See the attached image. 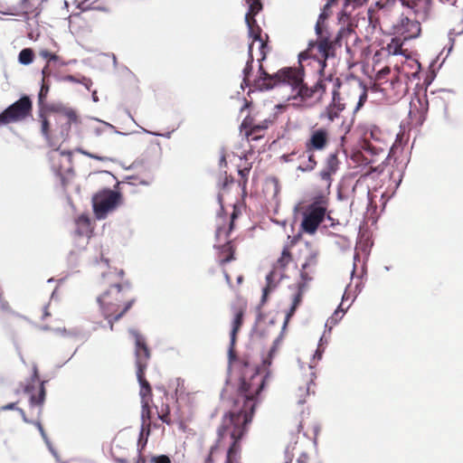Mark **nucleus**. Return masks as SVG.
<instances>
[{
	"label": "nucleus",
	"mask_w": 463,
	"mask_h": 463,
	"mask_svg": "<svg viewBox=\"0 0 463 463\" xmlns=\"http://www.w3.org/2000/svg\"><path fill=\"white\" fill-rule=\"evenodd\" d=\"M268 374L258 367L245 363L241 368V376L233 410L223 419L217 429V439L210 447L204 463H214V456L219 453L222 441L229 439L224 463L241 462V439L247 432V425L251 421L258 396L264 388Z\"/></svg>",
	"instance_id": "obj_1"
},
{
	"label": "nucleus",
	"mask_w": 463,
	"mask_h": 463,
	"mask_svg": "<svg viewBox=\"0 0 463 463\" xmlns=\"http://www.w3.org/2000/svg\"><path fill=\"white\" fill-rule=\"evenodd\" d=\"M123 269H111L103 273L101 284L109 287L99 298L101 312L113 330L114 323L119 320L135 304L136 298L128 297L130 283L124 280Z\"/></svg>",
	"instance_id": "obj_2"
},
{
	"label": "nucleus",
	"mask_w": 463,
	"mask_h": 463,
	"mask_svg": "<svg viewBox=\"0 0 463 463\" xmlns=\"http://www.w3.org/2000/svg\"><path fill=\"white\" fill-rule=\"evenodd\" d=\"M38 122L42 135L52 145L55 139H66L71 126L80 124V120L72 108L51 104L50 107L38 109Z\"/></svg>",
	"instance_id": "obj_3"
},
{
	"label": "nucleus",
	"mask_w": 463,
	"mask_h": 463,
	"mask_svg": "<svg viewBox=\"0 0 463 463\" xmlns=\"http://www.w3.org/2000/svg\"><path fill=\"white\" fill-rule=\"evenodd\" d=\"M351 34V30L342 28L333 40L322 38L317 43L310 42L307 49L299 53L300 61H308L307 65L313 66L317 71L323 74L326 67V60L335 56V52L342 47L344 39Z\"/></svg>",
	"instance_id": "obj_4"
},
{
	"label": "nucleus",
	"mask_w": 463,
	"mask_h": 463,
	"mask_svg": "<svg viewBox=\"0 0 463 463\" xmlns=\"http://www.w3.org/2000/svg\"><path fill=\"white\" fill-rule=\"evenodd\" d=\"M24 392L30 395L29 402L32 411V417L29 418L25 411L16 407V402H11L2 407L3 411L17 410L24 421L33 424L39 430L42 437L46 439L47 436L45 430L41 423L40 418L43 413V406L45 401V388L43 382L40 383V376L38 373V368L36 365L33 367V374L31 377V383H27L24 387Z\"/></svg>",
	"instance_id": "obj_5"
},
{
	"label": "nucleus",
	"mask_w": 463,
	"mask_h": 463,
	"mask_svg": "<svg viewBox=\"0 0 463 463\" xmlns=\"http://www.w3.org/2000/svg\"><path fill=\"white\" fill-rule=\"evenodd\" d=\"M304 61H300L298 67H284L273 74L268 73L263 65L259 67V76L254 80L253 86L259 90H269L275 87L285 85L289 86L293 93L296 92L301 83H303Z\"/></svg>",
	"instance_id": "obj_6"
},
{
	"label": "nucleus",
	"mask_w": 463,
	"mask_h": 463,
	"mask_svg": "<svg viewBox=\"0 0 463 463\" xmlns=\"http://www.w3.org/2000/svg\"><path fill=\"white\" fill-rule=\"evenodd\" d=\"M408 64H404L401 69H397L391 78H387L391 74V69L384 67L376 74V80L382 86V91L384 92L386 98L391 102H396L403 98L408 90V81L410 80L409 71H406Z\"/></svg>",
	"instance_id": "obj_7"
},
{
	"label": "nucleus",
	"mask_w": 463,
	"mask_h": 463,
	"mask_svg": "<svg viewBox=\"0 0 463 463\" xmlns=\"http://www.w3.org/2000/svg\"><path fill=\"white\" fill-rule=\"evenodd\" d=\"M328 198L319 194L314 197L312 203L303 207V219L301 229L308 234H314L321 222L324 221L327 212Z\"/></svg>",
	"instance_id": "obj_8"
},
{
	"label": "nucleus",
	"mask_w": 463,
	"mask_h": 463,
	"mask_svg": "<svg viewBox=\"0 0 463 463\" xmlns=\"http://www.w3.org/2000/svg\"><path fill=\"white\" fill-rule=\"evenodd\" d=\"M135 338V356L137 366V377L140 384V389L151 388L148 381L145 377V372L147 368L151 354L147 347L145 337L137 331L132 332Z\"/></svg>",
	"instance_id": "obj_9"
},
{
	"label": "nucleus",
	"mask_w": 463,
	"mask_h": 463,
	"mask_svg": "<svg viewBox=\"0 0 463 463\" xmlns=\"http://www.w3.org/2000/svg\"><path fill=\"white\" fill-rule=\"evenodd\" d=\"M236 218V213L233 212L231 216V222L229 227L226 228L224 226L219 225L215 237L217 241L222 242L224 241L223 244L220 246H215L218 250L217 260L220 266H223L229 261L235 260V246L232 244V241H227L233 228V221Z\"/></svg>",
	"instance_id": "obj_10"
},
{
	"label": "nucleus",
	"mask_w": 463,
	"mask_h": 463,
	"mask_svg": "<svg viewBox=\"0 0 463 463\" xmlns=\"http://www.w3.org/2000/svg\"><path fill=\"white\" fill-rule=\"evenodd\" d=\"M317 73L319 75V79L317 83L312 87H307V85L303 81L294 93V97H298L304 101L309 99H321L326 90L330 87L335 75L332 73L326 75L325 71H323V75L319 71H317Z\"/></svg>",
	"instance_id": "obj_11"
},
{
	"label": "nucleus",
	"mask_w": 463,
	"mask_h": 463,
	"mask_svg": "<svg viewBox=\"0 0 463 463\" xmlns=\"http://www.w3.org/2000/svg\"><path fill=\"white\" fill-rule=\"evenodd\" d=\"M51 161L52 168L60 177L61 186L66 188L74 175L71 152L56 153L52 156Z\"/></svg>",
	"instance_id": "obj_12"
},
{
	"label": "nucleus",
	"mask_w": 463,
	"mask_h": 463,
	"mask_svg": "<svg viewBox=\"0 0 463 463\" xmlns=\"http://www.w3.org/2000/svg\"><path fill=\"white\" fill-rule=\"evenodd\" d=\"M33 102L29 96H23L2 112L8 123L21 122L32 115Z\"/></svg>",
	"instance_id": "obj_13"
},
{
	"label": "nucleus",
	"mask_w": 463,
	"mask_h": 463,
	"mask_svg": "<svg viewBox=\"0 0 463 463\" xmlns=\"http://www.w3.org/2000/svg\"><path fill=\"white\" fill-rule=\"evenodd\" d=\"M304 254V262L300 269V281L308 283L317 273L319 262V251L312 247L310 243H306L301 250Z\"/></svg>",
	"instance_id": "obj_14"
},
{
	"label": "nucleus",
	"mask_w": 463,
	"mask_h": 463,
	"mask_svg": "<svg viewBox=\"0 0 463 463\" xmlns=\"http://www.w3.org/2000/svg\"><path fill=\"white\" fill-rule=\"evenodd\" d=\"M119 200V194L113 191L97 194L93 197V210L98 219H103L113 210Z\"/></svg>",
	"instance_id": "obj_15"
},
{
	"label": "nucleus",
	"mask_w": 463,
	"mask_h": 463,
	"mask_svg": "<svg viewBox=\"0 0 463 463\" xmlns=\"http://www.w3.org/2000/svg\"><path fill=\"white\" fill-rule=\"evenodd\" d=\"M330 140L329 129L325 127H312L308 138L305 142V148L312 152L323 151L326 148Z\"/></svg>",
	"instance_id": "obj_16"
},
{
	"label": "nucleus",
	"mask_w": 463,
	"mask_h": 463,
	"mask_svg": "<svg viewBox=\"0 0 463 463\" xmlns=\"http://www.w3.org/2000/svg\"><path fill=\"white\" fill-rule=\"evenodd\" d=\"M339 165L338 153L336 151L330 153L325 159L323 168L318 173L321 186L328 193L332 185L333 175L337 172Z\"/></svg>",
	"instance_id": "obj_17"
},
{
	"label": "nucleus",
	"mask_w": 463,
	"mask_h": 463,
	"mask_svg": "<svg viewBox=\"0 0 463 463\" xmlns=\"http://www.w3.org/2000/svg\"><path fill=\"white\" fill-rule=\"evenodd\" d=\"M429 110V101L426 95H415L410 102L409 117L412 123L421 126L426 119Z\"/></svg>",
	"instance_id": "obj_18"
},
{
	"label": "nucleus",
	"mask_w": 463,
	"mask_h": 463,
	"mask_svg": "<svg viewBox=\"0 0 463 463\" xmlns=\"http://www.w3.org/2000/svg\"><path fill=\"white\" fill-rule=\"evenodd\" d=\"M387 146L383 138L382 131L373 127L370 129L369 133H365V139L363 148L372 153L373 155H378L381 152H384Z\"/></svg>",
	"instance_id": "obj_19"
},
{
	"label": "nucleus",
	"mask_w": 463,
	"mask_h": 463,
	"mask_svg": "<svg viewBox=\"0 0 463 463\" xmlns=\"http://www.w3.org/2000/svg\"><path fill=\"white\" fill-rule=\"evenodd\" d=\"M233 314L231 331V342L233 345L236 341V335L243 324V317L247 310V301L242 298H238L236 302L231 307Z\"/></svg>",
	"instance_id": "obj_20"
},
{
	"label": "nucleus",
	"mask_w": 463,
	"mask_h": 463,
	"mask_svg": "<svg viewBox=\"0 0 463 463\" xmlns=\"http://www.w3.org/2000/svg\"><path fill=\"white\" fill-rule=\"evenodd\" d=\"M245 22L248 26L249 35L253 39V42L258 41L260 43V61H263L266 58L267 52L269 49L268 46L269 35L265 34V39L262 37V30L258 24L255 17H245Z\"/></svg>",
	"instance_id": "obj_21"
},
{
	"label": "nucleus",
	"mask_w": 463,
	"mask_h": 463,
	"mask_svg": "<svg viewBox=\"0 0 463 463\" xmlns=\"http://www.w3.org/2000/svg\"><path fill=\"white\" fill-rule=\"evenodd\" d=\"M397 32L403 35L404 40L417 37L420 33V24L416 20L402 16L396 25Z\"/></svg>",
	"instance_id": "obj_22"
},
{
	"label": "nucleus",
	"mask_w": 463,
	"mask_h": 463,
	"mask_svg": "<svg viewBox=\"0 0 463 463\" xmlns=\"http://www.w3.org/2000/svg\"><path fill=\"white\" fill-rule=\"evenodd\" d=\"M297 170L302 173L312 172L317 165L315 153L306 149L301 153L297 152Z\"/></svg>",
	"instance_id": "obj_23"
},
{
	"label": "nucleus",
	"mask_w": 463,
	"mask_h": 463,
	"mask_svg": "<svg viewBox=\"0 0 463 463\" xmlns=\"http://www.w3.org/2000/svg\"><path fill=\"white\" fill-rule=\"evenodd\" d=\"M51 72L48 71L47 68L42 70V85L38 94V107L39 109L45 107H50L51 104H47V97L51 88Z\"/></svg>",
	"instance_id": "obj_24"
},
{
	"label": "nucleus",
	"mask_w": 463,
	"mask_h": 463,
	"mask_svg": "<svg viewBox=\"0 0 463 463\" xmlns=\"http://www.w3.org/2000/svg\"><path fill=\"white\" fill-rule=\"evenodd\" d=\"M271 123L272 121L269 119H264L260 123H256V125L252 127L251 129L245 132V137L247 141L251 142L263 138L266 130L269 128Z\"/></svg>",
	"instance_id": "obj_25"
},
{
	"label": "nucleus",
	"mask_w": 463,
	"mask_h": 463,
	"mask_svg": "<svg viewBox=\"0 0 463 463\" xmlns=\"http://www.w3.org/2000/svg\"><path fill=\"white\" fill-rule=\"evenodd\" d=\"M297 238L294 237L287 245L284 246L280 257L278 259L276 265L272 271L277 272V269H282L283 271L293 260L291 254V247L295 244Z\"/></svg>",
	"instance_id": "obj_26"
},
{
	"label": "nucleus",
	"mask_w": 463,
	"mask_h": 463,
	"mask_svg": "<svg viewBox=\"0 0 463 463\" xmlns=\"http://www.w3.org/2000/svg\"><path fill=\"white\" fill-rule=\"evenodd\" d=\"M406 5L420 19H425L430 9V0H406Z\"/></svg>",
	"instance_id": "obj_27"
},
{
	"label": "nucleus",
	"mask_w": 463,
	"mask_h": 463,
	"mask_svg": "<svg viewBox=\"0 0 463 463\" xmlns=\"http://www.w3.org/2000/svg\"><path fill=\"white\" fill-rule=\"evenodd\" d=\"M47 0H22L20 4L21 11L24 14L37 16L43 8V4Z\"/></svg>",
	"instance_id": "obj_28"
},
{
	"label": "nucleus",
	"mask_w": 463,
	"mask_h": 463,
	"mask_svg": "<svg viewBox=\"0 0 463 463\" xmlns=\"http://www.w3.org/2000/svg\"><path fill=\"white\" fill-rule=\"evenodd\" d=\"M402 52V42L400 38L394 37L392 38L391 42L381 49L380 52H377L374 55V58L378 55H397Z\"/></svg>",
	"instance_id": "obj_29"
},
{
	"label": "nucleus",
	"mask_w": 463,
	"mask_h": 463,
	"mask_svg": "<svg viewBox=\"0 0 463 463\" xmlns=\"http://www.w3.org/2000/svg\"><path fill=\"white\" fill-rule=\"evenodd\" d=\"M341 87V80L338 77H334L333 81L330 85L332 91V104L336 108L337 110L343 111L345 109V105L341 102L339 89Z\"/></svg>",
	"instance_id": "obj_30"
},
{
	"label": "nucleus",
	"mask_w": 463,
	"mask_h": 463,
	"mask_svg": "<svg viewBox=\"0 0 463 463\" xmlns=\"http://www.w3.org/2000/svg\"><path fill=\"white\" fill-rule=\"evenodd\" d=\"M307 283H305L303 281L298 282V284H297V292L293 296L292 305H291V307H290L289 311L287 314L286 323L290 318V317L293 316V314L295 313L297 307L301 303L302 298H303V294H304L305 288L307 287Z\"/></svg>",
	"instance_id": "obj_31"
},
{
	"label": "nucleus",
	"mask_w": 463,
	"mask_h": 463,
	"mask_svg": "<svg viewBox=\"0 0 463 463\" xmlns=\"http://www.w3.org/2000/svg\"><path fill=\"white\" fill-rule=\"evenodd\" d=\"M38 54L40 57L46 61V64L43 68H47L48 71L51 72V74L52 73V65H64V62L61 61L60 56L46 49L40 50Z\"/></svg>",
	"instance_id": "obj_32"
},
{
	"label": "nucleus",
	"mask_w": 463,
	"mask_h": 463,
	"mask_svg": "<svg viewBox=\"0 0 463 463\" xmlns=\"http://www.w3.org/2000/svg\"><path fill=\"white\" fill-rule=\"evenodd\" d=\"M75 225L76 232L80 236H89L92 232L90 219L85 214H81L76 219Z\"/></svg>",
	"instance_id": "obj_33"
},
{
	"label": "nucleus",
	"mask_w": 463,
	"mask_h": 463,
	"mask_svg": "<svg viewBox=\"0 0 463 463\" xmlns=\"http://www.w3.org/2000/svg\"><path fill=\"white\" fill-rule=\"evenodd\" d=\"M158 418L167 425H170L172 423L171 415H170V407L167 402H162V404L154 405Z\"/></svg>",
	"instance_id": "obj_34"
},
{
	"label": "nucleus",
	"mask_w": 463,
	"mask_h": 463,
	"mask_svg": "<svg viewBox=\"0 0 463 463\" xmlns=\"http://www.w3.org/2000/svg\"><path fill=\"white\" fill-rule=\"evenodd\" d=\"M151 403L152 402H143V403H141V407H142L141 418H142V421H143V428L146 427L147 433L149 432L150 426H151V418H152Z\"/></svg>",
	"instance_id": "obj_35"
},
{
	"label": "nucleus",
	"mask_w": 463,
	"mask_h": 463,
	"mask_svg": "<svg viewBox=\"0 0 463 463\" xmlns=\"http://www.w3.org/2000/svg\"><path fill=\"white\" fill-rule=\"evenodd\" d=\"M312 369L313 368L310 367V370H312ZM315 378H316V374L313 371H311L310 377L305 383V386L299 387L298 394V403L303 404L305 402L306 397L309 395V385H310V383H313Z\"/></svg>",
	"instance_id": "obj_36"
},
{
	"label": "nucleus",
	"mask_w": 463,
	"mask_h": 463,
	"mask_svg": "<svg viewBox=\"0 0 463 463\" xmlns=\"http://www.w3.org/2000/svg\"><path fill=\"white\" fill-rule=\"evenodd\" d=\"M274 278H275V271H270L266 277L267 285L262 290V298H261V301H260L261 305H264L266 303L269 294L276 287V285L273 283Z\"/></svg>",
	"instance_id": "obj_37"
},
{
	"label": "nucleus",
	"mask_w": 463,
	"mask_h": 463,
	"mask_svg": "<svg viewBox=\"0 0 463 463\" xmlns=\"http://www.w3.org/2000/svg\"><path fill=\"white\" fill-rule=\"evenodd\" d=\"M246 3L249 5V11L245 17H255L263 8L260 0H246Z\"/></svg>",
	"instance_id": "obj_38"
},
{
	"label": "nucleus",
	"mask_w": 463,
	"mask_h": 463,
	"mask_svg": "<svg viewBox=\"0 0 463 463\" xmlns=\"http://www.w3.org/2000/svg\"><path fill=\"white\" fill-rule=\"evenodd\" d=\"M251 50H252V43L250 44L249 46V60L247 61V63H246V66L245 68L243 69V83H245L246 85H249L250 84V75L252 71V62H253V56H252V53H251Z\"/></svg>",
	"instance_id": "obj_39"
},
{
	"label": "nucleus",
	"mask_w": 463,
	"mask_h": 463,
	"mask_svg": "<svg viewBox=\"0 0 463 463\" xmlns=\"http://www.w3.org/2000/svg\"><path fill=\"white\" fill-rule=\"evenodd\" d=\"M34 57V53L32 49L24 48L23 49L18 56V60L22 64L27 65L33 62Z\"/></svg>",
	"instance_id": "obj_40"
},
{
	"label": "nucleus",
	"mask_w": 463,
	"mask_h": 463,
	"mask_svg": "<svg viewBox=\"0 0 463 463\" xmlns=\"http://www.w3.org/2000/svg\"><path fill=\"white\" fill-rule=\"evenodd\" d=\"M367 14L369 25L373 28V30H375L380 25L379 15L377 14V12L373 9H369Z\"/></svg>",
	"instance_id": "obj_41"
},
{
	"label": "nucleus",
	"mask_w": 463,
	"mask_h": 463,
	"mask_svg": "<svg viewBox=\"0 0 463 463\" xmlns=\"http://www.w3.org/2000/svg\"><path fill=\"white\" fill-rule=\"evenodd\" d=\"M340 110H337L335 107L331 103L326 109L325 115L328 118L329 121H334L340 115Z\"/></svg>",
	"instance_id": "obj_42"
},
{
	"label": "nucleus",
	"mask_w": 463,
	"mask_h": 463,
	"mask_svg": "<svg viewBox=\"0 0 463 463\" xmlns=\"http://www.w3.org/2000/svg\"><path fill=\"white\" fill-rule=\"evenodd\" d=\"M256 123L254 122V119L250 117H246L243 121L241 124V133H243L245 136V132L247 130L251 129L252 127H254Z\"/></svg>",
	"instance_id": "obj_43"
},
{
	"label": "nucleus",
	"mask_w": 463,
	"mask_h": 463,
	"mask_svg": "<svg viewBox=\"0 0 463 463\" xmlns=\"http://www.w3.org/2000/svg\"><path fill=\"white\" fill-rule=\"evenodd\" d=\"M139 395L141 403H143V402H152V388L146 387L144 389H140Z\"/></svg>",
	"instance_id": "obj_44"
},
{
	"label": "nucleus",
	"mask_w": 463,
	"mask_h": 463,
	"mask_svg": "<svg viewBox=\"0 0 463 463\" xmlns=\"http://www.w3.org/2000/svg\"><path fill=\"white\" fill-rule=\"evenodd\" d=\"M182 389H183V385L180 387V384L178 383V387L176 388V391H175L177 401H184V400L190 401L191 399L194 398L193 394L184 393V392Z\"/></svg>",
	"instance_id": "obj_45"
},
{
	"label": "nucleus",
	"mask_w": 463,
	"mask_h": 463,
	"mask_svg": "<svg viewBox=\"0 0 463 463\" xmlns=\"http://www.w3.org/2000/svg\"><path fill=\"white\" fill-rule=\"evenodd\" d=\"M369 0H345V8L352 7V9H355L356 7L362 6L366 4Z\"/></svg>",
	"instance_id": "obj_46"
},
{
	"label": "nucleus",
	"mask_w": 463,
	"mask_h": 463,
	"mask_svg": "<svg viewBox=\"0 0 463 463\" xmlns=\"http://www.w3.org/2000/svg\"><path fill=\"white\" fill-rule=\"evenodd\" d=\"M233 183V178L231 175H227L226 172L224 175L222 177V180L219 181L218 185L221 189H225L229 184Z\"/></svg>",
	"instance_id": "obj_47"
},
{
	"label": "nucleus",
	"mask_w": 463,
	"mask_h": 463,
	"mask_svg": "<svg viewBox=\"0 0 463 463\" xmlns=\"http://www.w3.org/2000/svg\"><path fill=\"white\" fill-rule=\"evenodd\" d=\"M308 427H309V422H307L306 420H302V421H300V423L298 425V431L299 432L302 431L305 436L309 437L310 430H309Z\"/></svg>",
	"instance_id": "obj_48"
},
{
	"label": "nucleus",
	"mask_w": 463,
	"mask_h": 463,
	"mask_svg": "<svg viewBox=\"0 0 463 463\" xmlns=\"http://www.w3.org/2000/svg\"><path fill=\"white\" fill-rule=\"evenodd\" d=\"M153 463H171V459L166 455H160L157 457L152 458Z\"/></svg>",
	"instance_id": "obj_49"
},
{
	"label": "nucleus",
	"mask_w": 463,
	"mask_h": 463,
	"mask_svg": "<svg viewBox=\"0 0 463 463\" xmlns=\"http://www.w3.org/2000/svg\"><path fill=\"white\" fill-rule=\"evenodd\" d=\"M297 463H318L310 459L307 454L302 453L297 459Z\"/></svg>",
	"instance_id": "obj_50"
},
{
	"label": "nucleus",
	"mask_w": 463,
	"mask_h": 463,
	"mask_svg": "<svg viewBox=\"0 0 463 463\" xmlns=\"http://www.w3.org/2000/svg\"><path fill=\"white\" fill-rule=\"evenodd\" d=\"M249 173H250V168H247V167L239 170V175L241 176V179L243 182V186H245V184L247 183V176H248Z\"/></svg>",
	"instance_id": "obj_51"
},
{
	"label": "nucleus",
	"mask_w": 463,
	"mask_h": 463,
	"mask_svg": "<svg viewBox=\"0 0 463 463\" xmlns=\"http://www.w3.org/2000/svg\"><path fill=\"white\" fill-rule=\"evenodd\" d=\"M284 162H294L297 159V152H292L290 154L283 155L282 157Z\"/></svg>",
	"instance_id": "obj_52"
},
{
	"label": "nucleus",
	"mask_w": 463,
	"mask_h": 463,
	"mask_svg": "<svg viewBox=\"0 0 463 463\" xmlns=\"http://www.w3.org/2000/svg\"><path fill=\"white\" fill-rule=\"evenodd\" d=\"M328 16H329V14L326 13L325 10H322L321 14H319V17H318L317 21H319V23H322Z\"/></svg>",
	"instance_id": "obj_53"
},
{
	"label": "nucleus",
	"mask_w": 463,
	"mask_h": 463,
	"mask_svg": "<svg viewBox=\"0 0 463 463\" xmlns=\"http://www.w3.org/2000/svg\"><path fill=\"white\" fill-rule=\"evenodd\" d=\"M328 16H329V14L326 13L325 10H322L321 14H319V17H318L317 21H319V23H322Z\"/></svg>",
	"instance_id": "obj_54"
},
{
	"label": "nucleus",
	"mask_w": 463,
	"mask_h": 463,
	"mask_svg": "<svg viewBox=\"0 0 463 463\" xmlns=\"http://www.w3.org/2000/svg\"><path fill=\"white\" fill-rule=\"evenodd\" d=\"M223 275H224V278H225V280L226 282L228 283L229 286L232 287V278H231V275L225 270L223 269Z\"/></svg>",
	"instance_id": "obj_55"
},
{
	"label": "nucleus",
	"mask_w": 463,
	"mask_h": 463,
	"mask_svg": "<svg viewBox=\"0 0 463 463\" xmlns=\"http://www.w3.org/2000/svg\"><path fill=\"white\" fill-rule=\"evenodd\" d=\"M414 65L416 66V71L411 72V77L417 78L420 72V65L417 62H414Z\"/></svg>",
	"instance_id": "obj_56"
},
{
	"label": "nucleus",
	"mask_w": 463,
	"mask_h": 463,
	"mask_svg": "<svg viewBox=\"0 0 463 463\" xmlns=\"http://www.w3.org/2000/svg\"><path fill=\"white\" fill-rule=\"evenodd\" d=\"M115 459L118 462V463H129V460L127 457H122V458H118L115 456Z\"/></svg>",
	"instance_id": "obj_57"
},
{
	"label": "nucleus",
	"mask_w": 463,
	"mask_h": 463,
	"mask_svg": "<svg viewBox=\"0 0 463 463\" xmlns=\"http://www.w3.org/2000/svg\"><path fill=\"white\" fill-rule=\"evenodd\" d=\"M50 316V313L48 311V306H44L43 308V319H44L45 317H49Z\"/></svg>",
	"instance_id": "obj_58"
},
{
	"label": "nucleus",
	"mask_w": 463,
	"mask_h": 463,
	"mask_svg": "<svg viewBox=\"0 0 463 463\" xmlns=\"http://www.w3.org/2000/svg\"><path fill=\"white\" fill-rule=\"evenodd\" d=\"M316 33L317 35L322 33L321 23H319V21H317L316 24Z\"/></svg>",
	"instance_id": "obj_59"
},
{
	"label": "nucleus",
	"mask_w": 463,
	"mask_h": 463,
	"mask_svg": "<svg viewBox=\"0 0 463 463\" xmlns=\"http://www.w3.org/2000/svg\"><path fill=\"white\" fill-rule=\"evenodd\" d=\"M237 279V285H238V286H240V285H241V284H242V282H243V280H244V277H243V275H242V274H239V275L237 276V279Z\"/></svg>",
	"instance_id": "obj_60"
},
{
	"label": "nucleus",
	"mask_w": 463,
	"mask_h": 463,
	"mask_svg": "<svg viewBox=\"0 0 463 463\" xmlns=\"http://www.w3.org/2000/svg\"><path fill=\"white\" fill-rule=\"evenodd\" d=\"M9 124L5 118H2V113L0 114V126L7 125Z\"/></svg>",
	"instance_id": "obj_61"
},
{
	"label": "nucleus",
	"mask_w": 463,
	"mask_h": 463,
	"mask_svg": "<svg viewBox=\"0 0 463 463\" xmlns=\"http://www.w3.org/2000/svg\"><path fill=\"white\" fill-rule=\"evenodd\" d=\"M128 179L130 180V182H129L130 184H134L135 185V184H137V177L130 176V177H128Z\"/></svg>",
	"instance_id": "obj_62"
},
{
	"label": "nucleus",
	"mask_w": 463,
	"mask_h": 463,
	"mask_svg": "<svg viewBox=\"0 0 463 463\" xmlns=\"http://www.w3.org/2000/svg\"><path fill=\"white\" fill-rule=\"evenodd\" d=\"M336 0H327V3L326 4V8H330L333 4H335Z\"/></svg>",
	"instance_id": "obj_63"
},
{
	"label": "nucleus",
	"mask_w": 463,
	"mask_h": 463,
	"mask_svg": "<svg viewBox=\"0 0 463 463\" xmlns=\"http://www.w3.org/2000/svg\"><path fill=\"white\" fill-rule=\"evenodd\" d=\"M317 432H318V427L317 425H314L312 428V433L314 434L315 437L317 435Z\"/></svg>",
	"instance_id": "obj_64"
}]
</instances>
